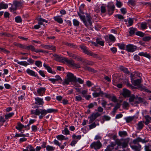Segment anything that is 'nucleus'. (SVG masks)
Returning a JSON list of instances; mask_svg holds the SVG:
<instances>
[{
	"label": "nucleus",
	"mask_w": 151,
	"mask_h": 151,
	"mask_svg": "<svg viewBox=\"0 0 151 151\" xmlns=\"http://www.w3.org/2000/svg\"><path fill=\"white\" fill-rule=\"evenodd\" d=\"M96 43L101 46H103L104 45V42L103 41L100 40L99 39H96Z\"/></svg>",
	"instance_id": "e433bc0d"
},
{
	"label": "nucleus",
	"mask_w": 151,
	"mask_h": 151,
	"mask_svg": "<svg viewBox=\"0 0 151 151\" xmlns=\"http://www.w3.org/2000/svg\"><path fill=\"white\" fill-rule=\"evenodd\" d=\"M35 52L36 53H39V52H42L43 53H48V51H45L43 50L42 49H36V51H35Z\"/></svg>",
	"instance_id": "a18cd8bd"
},
{
	"label": "nucleus",
	"mask_w": 151,
	"mask_h": 151,
	"mask_svg": "<svg viewBox=\"0 0 151 151\" xmlns=\"http://www.w3.org/2000/svg\"><path fill=\"white\" fill-rule=\"evenodd\" d=\"M141 82V79H138L134 81V85L135 86H138L140 84Z\"/></svg>",
	"instance_id": "a19ab883"
},
{
	"label": "nucleus",
	"mask_w": 151,
	"mask_h": 151,
	"mask_svg": "<svg viewBox=\"0 0 151 151\" xmlns=\"http://www.w3.org/2000/svg\"><path fill=\"white\" fill-rule=\"evenodd\" d=\"M80 47L82 50L83 52L86 54L88 55L92 56L95 58H99L98 55L93 53L90 50H89L88 48L85 46L82 45L80 46Z\"/></svg>",
	"instance_id": "f03ea898"
},
{
	"label": "nucleus",
	"mask_w": 151,
	"mask_h": 151,
	"mask_svg": "<svg viewBox=\"0 0 151 151\" xmlns=\"http://www.w3.org/2000/svg\"><path fill=\"white\" fill-rule=\"evenodd\" d=\"M66 52L69 57L72 58L77 61L82 60V58L81 57L74 54L73 52L68 51H67Z\"/></svg>",
	"instance_id": "1a4fd4ad"
},
{
	"label": "nucleus",
	"mask_w": 151,
	"mask_h": 151,
	"mask_svg": "<svg viewBox=\"0 0 151 151\" xmlns=\"http://www.w3.org/2000/svg\"><path fill=\"white\" fill-rule=\"evenodd\" d=\"M102 144L99 141L94 142H93L90 145L91 148H94L96 150L99 149L102 146Z\"/></svg>",
	"instance_id": "6e6552de"
},
{
	"label": "nucleus",
	"mask_w": 151,
	"mask_h": 151,
	"mask_svg": "<svg viewBox=\"0 0 151 151\" xmlns=\"http://www.w3.org/2000/svg\"><path fill=\"white\" fill-rule=\"evenodd\" d=\"M36 101L38 102L40 105H42L44 103L42 101V99H40L38 97H37L35 99Z\"/></svg>",
	"instance_id": "473e14b6"
},
{
	"label": "nucleus",
	"mask_w": 151,
	"mask_h": 151,
	"mask_svg": "<svg viewBox=\"0 0 151 151\" xmlns=\"http://www.w3.org/2000/svg\"><path fill=\"white\" fill-rule=\"evenodd\" d=\"M111 119V117L106 115H104L103 116L102 119L104 121H108Z\"/></svg>",
	"instance_id": "c03bdc74"
},
{
	"label": "nucleus",
	"mask_w": 151,
	"mask_h": 151,
	"mask_svg": "<svg viewBox=\"0 0 151 151\" xmlns=\"http://www.w3.org/2000/svg\"><path fill=\"white\" fill-rule=\"evenodd\" d=\"M22 3L16 1H14L11 7L9 9L10 11L12 12L15 11L18 7H19L22 6Z\"/></svg>",
	"instance_id": "20e7f679"
},
{
	"label": "nucleus",
	"mask_w": 151,
	"mask_h": 151,
	"mask_svg": "<svg viewBox=\"0 0 151 151\" xmlns=\"http://www.w3.org/2000/svg\"><path fill=\"white\" fill-rule=\"evenodd\" d=\"M151 39V37L150 36H146L143 37L142 40L144 41H148Z\"/></svg>",
	"instance_id": "6e6d98bb"
},
{
	"label": "nucleus",
	"mask_w": 151,
	"mask_h": 151,
	"mask_svg": "<svg viewBox=\"0 0 151 151\" xmlns=\"http://www.w3.org/2000/svg\"><path fill=\"white\" fill-rule=\"evenodd\" d=\"M37 20L39 22L38 24L39 25H42L43 24V22H45L46 23L47 22V21L45 20V19H42L41 18H39L37 19Z\"/></svg>",
	"instance_id": "cd10ccee"
},
{
	"label": "nucleus",
	"mask_w": 151,
	"mask_h": 151,
	"mask_svg": "<svg viewBox=\"0 0 151 151\" xmlns=\"http://www.w3.org/2000/svg\"><path fill=\"white\" fill-rule=\"evenodd\" d=\"M18 126L16 127V128L19 130H21V129L23 128L24 125L20 123H18Z\"/></svg>",
	"instance_id": "7c9ffc66"
},
{
	"label": "nucleus",
	"mask_w": 151,
	"mask_h": 151,
	"mask_svg": "<svg viewBox=\"0 0 151 151\" xmlns=\"http://www.w3.org/2000/svg\"><path fill=\"white\" fill-rule=\"evenodd\" d=\"M17 63L19 64L23 65L25 66H26L29 65V64L26 61L21 62L18 61Z\"/></svg>",
	"instance_id": "c85d7f7f"
},
{
	"label": "nucleus",
	"mask_w": 151,
	"mask_h": 151,
	"mask_svg": "<svg viewBox=\"0 0 151 151\" xmlns=\"http://www.w3.org/2000/svg\"><path fill=\"white\" fill-rule=\"evenodd\" d=\"M74 68H81L80 65L79 64L76 63L74 62L72 66Z\"/></svg>",
	"instance_id": "e2e57ef3"
},
{
	"label": "nucleus",
	"mask_w": 151,
	"mask_h": 151,
	"mask_svg": "<svg viewBox=\"0 0 151 151\" xmlns=\"http://www.w3.org/2000/svg\"><path fill=\"white\" fill-rule=\"evenodd\" d=\"M115 8V6L114 5L109 6L108 8V12L109 14L110 15H111L114 12Z\"/></svg>",
	"instance_id": "dca6fc26"
},
{
	"label": "nucleus",
	"mask_w": 151,
	"mask_h": 151,
	"mask_svg": "<svg viewBox=\"0 0 151 151\" xmlns=\"http://www.w3.org/2000/svg\"><path fill=\"white\" fill-rule=\"evenodd\" d=\"M100 9L101 13H104L106 12V9L105 6H101Z\"/></svg>",
	"instance_id": "3c124183"
},
{
	"label": "nucleus",
	"mask_w": 151,
	"mask_h": 151,
	"mask_svg": "<svg viewBox=\"0 0 151 151\" xmlns=\"http://www.w3.org/2000/svg\"><path fill=\"white\" fill-rule=\"evenodd\" d=\"M66 77L67 78L65 79L62 83V84L63 85H68L69 82H74L76 81V77L71 73H68Z\"/></svg>",
	"instance_id": "7ed1b4c3"
},
{
	"label": "nucleus",
	"mask_w": 151,
	"mask_h": 151,
	"mask_svg": "<svg viewBox=\"0 0 151 151\" xmlns=\"http://www.w3.org/2000/svg\"><path fill=\"white\" fill-rule=\"evenodd\" d=\"M119 69L127 74H129V72L128 71L127 68L123 67L122 66H121L119 68Z\"/></svg>",
	"instance_id": "2eb2a0df"
},
{
	"label": "nucleus",
	"mask_w": 151,
	"mask_h": 151,
	"mask_svg": "<svg viewBox=\"0 0 151 151\" xmlns=\"http://www.w3.org/2000/svg\"><path fill=\"white\" fill-rule=\"evenodd\" d=\"M35 64L37 66L39 67L42 66V63L40 61L37 60L35 62Z\"/></svg>",
	"instance_id": "864d4df0"
},
{
	"label": "nucleus",
	"mask_w": 151,
	"mask_h": 151,
	"mask_svg": "<svg viewBox=\"0 0 151 151\" xmlns=\"http://www.w3.org/2000/svg\"><path fill=\"white\" fill-rule=\"evenodd\" d=\"M137 49L136 46L132 44H129L126 46V50L129 52H133Z\"/></svg>",
	"instance_id": "9d476101"
},
{
	"label": "nucleus",
	"mask_w": 151,
	"mask_h": 151,
	"mask_svg": "<svg viewBox=\"0 0 151 151\" xmlns=\"http://www.w3.org/2000/svg\"><path fill=\"white\" fill-rule=\"evenodd\" d=\"M135 31V29L132 27L130 28L129 31V33L131 35H133L134 34Z\"/></svg>",
	"instance_id": "338daca9"
},
{
	"label": "nucleus",
	"mask_w": 151,
	"mask_h": 151,
	"mask_svg": "<svg viewBox=\"0 0 151 151\" xmlns=\"http://www.w3.org/2000/svg\"><path fill=\"white\" fill-rule=\"evenodd\" d=\"M134 18H128V24H127L128 27H129L132 26L133 25V19Z\"/></svg>",
	"instance_id": "393cba45"
},
{
	"label": "nucleus",
	"mask_w": 151,
	"mask_h": 151,
	"mask_svg": "<svg viewBox=\"0 0 151 151\" xmlns=\"http://www.w3.org/2000/svg\"><path fill=\"white\" fill-rule=\"evenodd\" d=\"M54 19L55 21L60 24H61L63 22V20L60 17V16H58L55 17H54Z\"/></svg>",
	"instance_id": "f3484780"
},
{
	"label": "nucleus",
	"mask_w": 151,
	"mask_h": 151,
	"mask_svg": "<svg viewBox=\"0 0 151 151\" xmlns=\"http://www.w3.org/2000/svg\"><path fill=\"white\" fill-rule=\"evenodd\" d=\"M62 59L67 63L68 64L71 65L72 66L74 62L73 60H69L68 58L65 57H63Z\"/></svg>",
	"instance_id": "ddd939ff"
},
{
	"label": "nucleus",
	"mask_w": 151,
	"mask_h": 151,
	"mask_svg": "<svg viewBox=\"0 0 151 151\" xmlns=\"http://www.w3.org/2000/svg\"><path fill=\"white\" fill-rule=\"evenodd\" d=\"M65 44L67 46H69L70 47L72 48H75L77 47L76 46L72 43L66 42L65 43Z\"/></svg>",
	"instance_id": "37998d69"
},
{
	"label": "nucleus",
	"mask_w": 151,
	"mask_h": 151,
	"mask_svg": "<svg viewBox=\"0 0 151 151\" xmlns=\"http://www.w3.org/2000/svg\"><path fill=\"white\" fill-rule=\"evenodd\" d=\"M43 66L47 70L48 72L53 74H55L56 73L55 71H52L50 67L48 65H47L45 63H44Z\"/></svg>",
	"instance_id": "f8f14e48"
},
{
	"label": "nucleus",
	"mask_w": 151,
	"mask_h": 151,
	"mask_svg": "<svg viewBox=\"0 0 151 151\" xmlns=\"http://www.w3.org/2000/svg\"><path fill=\"white\" fill-rule=\"evenodd\" d=\"M15 19L16 22L17 23H20L22 22V19L21 17L17 16L15 17Z\"/></svg>",
	"instance_id": "49530a36"
},
{
	"label": "nucleus",
	"mask_w": 151,
	"mask_h": 151,
	"mask_svg": "<svg viewBox=\"0 0 151 151\" xmlns=\"http://www.w3.org/2000/svg\"><path fill=\"white\" fill-rule=\"evenodd\" d=\"M141 147V145L139 144H138L137 145H132L131 146V148L135 150V151H140Z\"/></svg>",
	"instance_id": "aec40b11"
},
{
	"label": "nucleus",
	"mask_w": 151,
	"mask_h": 151,
	"mask_svg": "<svg viewBox=\"0 0 151 151\" xmlns=\"http://www.w3.org/2000/svg\"><path fill=\"white\" fill-rule=\"evenodd\" d=\"M122 94L125 98L129 97L131 95V92L129 90L124 88L123 89Z\"/></svg>",
	"instance_id": "9b49d317"
},
{
	"label": "nucleus",
	"mask_w": 151,
	"mask_h": 151,
	"mask_svg": "<svg viewBox=\"0 0 151 151\" xmlns=\"http://www.w3.org/2000/svg\"><path fill=\"white\" fill-rule=\"evenodd\" d=\"M96 126L95 122L92 123L91 124L89 125L88 126L90 129H91L95 128Z\"/></svg>",
	"instance_id": "de8ad7c7"
},
{
	"label": "nucleus",
	"mask_w": 151,
	"mask_h": 151,
	"mask_svg": "<svg viewBox=\"0 0 151 151\" xmlns=\"http://www.w3.org/2000/svg\"><path fill=\"white\" fill-rule=\"evenodd\" d=\"M147 24L145 22L142 23L141 24V27L142 29H145L147 28Z\"/></svg>",
	"instance_id": "58836bf2"
},
{
	"label": "nucleus",
	"mask_w": 151,
	"mask_h": 151,
	"mask_svg": "<svg viewBox=\"0 0 151 151\" xmlns=\"http://www.w3.org/2000/svg\"><path fill=\"white\" fill-rule=\"evenodd\" d=\"M14 114L13 113H10L9 114L5 116V119H8L9 118L11 117Z\"/></svg>",
	"instance_id": "13d9d810"
},
{
	"label": "nucleus",
	"mask_w": 151,
	"mask_h": 151,
	"mask_svg": "<svg viewBox=\"0 0 151 151\" xmlns=\"http://www.w3.org/2000/svg\"><path fill=\"white\" fill-rule=\"evenodd\" d=\"M142 101V99L140 97H136L134 101V104H137Z\"/></svg>",
	"instance_id": "4c0bfd02"
},
{
	"label": "nucleus",
	"mask_w": 151,
	"mask_h": 151,
	"mask_svg": "<svg viewBox=\"0 0 151 151\" xmlns=\"http://www.w3.org/2000/svg\"><path fill=\"white\" fill-rule=\"evenodd\" d=\"M8 4L4 3L3 2H2L0 4V9H6L8 8Z\"/></svg>",
	"instance_id": "a878e982"
},
{
	"label": "nucleus",
	"mask_w": 151,
	"mask_h": 151,
	"mask_svg": "<svg viewBox=\"0 0 151 151\" xmlns=\"http://www.w3.org/2000/svg\"><path fill=\"white\" fill-rule=\"evenodd\" d=\"M29 134H27L26 135L24 134H16L15 136V137H25L27 136V135H29Z\"/></svg>",
	"instance_id": "4d7b16f0"
},
{
	"label": "nucleus",
	"mask_w": 151,
	"mask_h": 151,
	"mask_svg": "<svg viewBox=\"0 0 151 151\" xmlns=\"http://www.w3.org/2000/svg\"><path fill=\"white\" fill-rule=\"evenodd\" d=\"M91 90L94 92H96L97 91H99V92L101 91V88L100 87H97L96 86L93 87L91 88Z\"/></svg>",
	"instance_id": "2f4dec72"
},
{
	"label": "nucleus",
	"mask_w": 151,
	"mask_h": 151,
	"mask_svg": "<svg viewBox=\"0 0 151 151\" xmlns=\"http://www.w3.org/2000/svg\"><path fill=\"white\" fill-rule=\"evenodd\" d=\"M146 121L145 122V124L146 125H147L150 123V117L148 115H147L145 116Z\"/></svg>",
	"instance_id": "c9c22d12"
},
{
	"label": "nucleus",
	"mask_w": 151,
	"mask_h": 151,
	"mask_svg": "<svg viewBox=\"0 0 151 151\" xmlns=\"http://www.w3.org/2000/svg\"><path fill=\"white\" fill-rule=\"evenodd\" d=\"M109 39L112 42H114L116 40L115 37L112 35H109Z\"/></svg>",
	"instance_id": "0e129e2a"
},
{
	"label": "nucleus",
	"mask_w": 151,
	"mask_h": 151,
	"mask_svg": "<svg viewBox=\"0 0 151 151\" xmlns=\"http://www.w3.org/2000/svg\"><path fill=\"white\" fill-rule=\"evenodd\" d=\"M117 45L121 49L124 50L125 49V45L123 43H118Z\"/></svg>",
	"instance_id": "ea45409f"
},
{
	"label": "nucleus",
	"mask_w": 151,
	"mask_h": 151,
	"mask_svg": "<svg viewBox=\"0 0 151 151\" xmlns=\"http://www.w3.org/2000/svg\"><path fill=\"white\" fill-rule=\"evenodd\" d=\"M129 97V102L131 103V104H132V105H133L134 104L133 102H134L135 100L136 97H135L133 95L131 96H130Z\"/></svg>",
	"instance_id": "4be33fe9"
},
{
	"label": "nucleus",
	"mask_w": 151,
	"mask_h": 151,
	"mask_svg": "<svg viewBox=\"0 0 151 151\" xmlns=\"http://www.w3.org/2000/svg\"><path fill=\"white\" fill-rule=\"evenodd\" d=\"M104 94V93L103 91H100L99 93H97L95 92L94 93H92V95L94 97H97L99 96L100 95H103Z\"/></svg>",
	"instance_id": "5701e85b"
},
{
	"label": "nucleus",
	"mask_w": 151,
	"mask_h": 151,
	"mask_svg": "<svg viewBox=\"0 0 151 151\" xmlns=\"http://www.w3.org/2000/svg\"><path fill=\"white\" fill-rule=\"evenodd\" d=\"M35 150L34 148L31 145H28L26 149H24L22 151H35Z\"/></svg>",
	"instance_id": "6ab92c4d"
},
{
	"label": "nucleus",
	"mask_w": 151,
	"mask_h": 151,
	"mask_svg": "<svg viewBox=\"0 0 151 151\" xmlns=\"http://www.w3.org/2000/svg\"><path fill=\"white\" fill-rule=\"evenodd\" d=\"M137 139L138 141V143L139 142H141L142 143H146L147 142V141L145 140V139H142L139 137H137Z\"/></svg>",
	"instance_id": "603ef678"
},
{
	"label": "nucleus",
	"mask_w": 151,
	"mask_h": 151,
	"mask_svg": "<svg viewBox=\"0 0 151 151\" xmlns=\"http://www.w3.org/2000/svg\"><path fill=\"white\" fill-rule=\"evenodd\" d=\"M81 136L80 135H78V136H76L75 134H74L72 135V137L73 139H79L81 138Z\"/></svg>",
	"instance_id": "09e8293b"
},
{
	"label": "nucleus",
	"mask_w": 151,
	"mask_h": 151,
	"mask_svg": "<svg viewBox=\"0 0 151 151\" xmlns=\"http://www.w3.org/2000/svg\"><path fill=\"white\" fill-rule=\"evenodd\" d=\"M58 110L53 109H48L47 110L45 109H41L39 110V115L40 114L42 115L45 116L47 113L55 112H57Z\"/></svg>",
	"instance_id": "39448f33"
},
{
	"label": "nucleus",
	"mask_w": 151,
	"mask_h": 151,
	"mask_svg": "<svg viewBox=\"0 0 151 151\" xmlns=\"http://www.w3.org/2000/svg\"><path fill=\"white\" fill-rule=\"evenodd\" d=\"M83 68L86 70H88L89 71L93 72H94V69L88 66L85 65L83 67Z\"/></svg>",
	"instance_id": "bb28decb"
},
{
	"label": "nucleus",
	"mask_w": 151,
	"mask_h": 151,
	"mask_svg": "<svg viewBox=\"0 0 151 151\" xmlns=\"http://www.w3.org/2000/svg\"><path fill=\"white\" fill-rule=\"evenodd\" d=\"M46 89L45 88H40L39 89L37 90V93L40 96H42L43 93H45Z\"/></svg>",
	"instance_id": "4468645a"
},
{
	"label": "nucleus",
	"mask_w": 151,
	"mask_h": 151,
	"mask_svg": "<svg viewBox=\"0 0 151 151\" xmlns=\"http://www.w3.org/2000/svg\"><path fill=\"white\" fill-rule=\"evenodd\" d=\"M55 149L54 147L50 146V145H47L46 147V149L48 151H52Z\"/></svg>",
	"instance_id": "72a5a7b5"
},
{
	"label": "nucleus",
	"mask_w": 151,
	"mask_h": 151,
	"mask_svg": "<svg viewBox=\"0 0 151 151\" xmlns=\"http://www.w3.org/2000/svg\"><path fill=\"white\" fill-rule=\"evenodd\" d=\"M133 119V118L130 116L125 118V119L127 122H129L132 121Z\"/></svg>",
	"instance_id": "69168bd1"
},
{
	"label": "nucleus",
	"mask_w": 151,
	"mask_h": 151,
	"mask_svg": "<svg viewBox=\"0 0 151 151\" xmlns=\"http://www.w3.org/2000/svg\"><path fill=\"white\" fill-rule=\"evenodd\" d=\"M52 55L55 58V60H59L60 59V56L58 55L55 54H52Z\"/></svg>",
	"instance_id": "774afa93"
},
{
	"label": "nucleus",
	"mask_w": 151,
	"mask_h": 151,
	"mask_svg": "<svg viewBox=\"0 0 151 151\" xmlns=\"http://www.w3.org/2000/svg\"><path fill=\"white\" fill-rule=\"evenodd\" d=\"M74 82H77L81 84H82L84 82L80 78H78L77 79L76 78V81Z\"/></svg>",
	"instance_id": "052dcab7"
},
{
	"label": "nucleus",
	"mask_w": 151,
	"mask_h": 151,
	"mask_svg": "<svg viewBox=\"0 0 151 151\" xmlns=\"http://www.w3.org/2000/svg\"><path fill=\"white\" fill-rule=\"evenodd\" d=\"M26 49L30 50L32 51H34L35 52L36 50V49H35L34 46L32 45L26 46Z\"/></svg>",
	"instance_id": "412c9836"
},
{
	"label": "nucleus",
	"mask_w": 151,
	"mask_h": 151,
	"mask_svg": "<svg viewBox=\"0 0 151 151\" xmlns=\"http://www.w3.org/2000/svg\"><path fill=\"white\" fill-rule=\"evenodd\" d=\"M137 125L138 129L139 130L142 129L144 126V125L143 124L142 122L141 121L139 122Z\"/></svg>",
	"instance_id": "79ce46f5"
},
{
	"label": "nucleus",
	"mask_w": 151,
	"mask_h": 151,
	"mask_svg": "<svg viewBox=\"0 0 151 151\" xmlns=\"http://www.w3.org/2000/svg\"><path fill=\"white\" fill-rule=\"evenodd\" d=\"M26 72L27 73L31 76L35 77L37 76V74H36L34 71L29 69L27 70Z\"/></svg>",
	"instance_id": "a211bd4d"
},
{
	"label": "nucleus",
	"mask_w": 151,
	"mask_h": 151,
	"mask_svg": "<svg viewBox=\"0 0 151 151\" xmlns=\"http://www.w3.org/2000/svg\"><path fill=\"white\" fill-rule=\"evenodd\" d=\"M56 137L59 140H63L64 136L63 135H58Z\"/></svg>",
	"instance_id": "bf43d9fd"
},
{
	"label": "nucleus",
	"mask_w": 151,
	"mask_h": 151,
	"mask_svg": "<svg viewBox=\"0 0 151 151\" xmlns=\"http://www.w3.org/2000/svg\"><path fill=\"white\" fill-rule=\"evenodd\" d=\"M129 142V139L127 138L122 139L121 140H118L117 142V144L119 145H121L122 147L125 148L127 146L128 143Z\"/></svg>",
	"instance_id": "0eeeda50"
},
{
	"label": "nucleus",
	"mask_w": 151,
	"mask_h": 151,
	"mask_svg": "<svg viewBox=\"0 0 151 151\" xmlns=\"http://www.w3.org/2000/svg\"><path fill=\"white\" fill-rule=\"evenodd\" d=\"M0 50L5 53L8 54L10 53V52L6 49L0 47Z\"/></svg>",
	"instance_id": "680f3d73"
},
{
	"label": "nucleus",
	"mask_w": 151,
	"mask_h": 151,
	"mask_svg": "<svg viewBox=\"0 0 151 151\" xmlns=\"http://www.w3.org/2000/svg\"><path fill=\"white\" fill-rule=\"evenodd\" d=\"M49 50H52L53 51V52H55L56 50V47L54 45H50Z\"/></svg>",
	"instance_id": "5fc2aeb1"
},
{
	"label": "nucleus",
	"mask_w": 151,
	"mask_h": 151,
	"mask_svg": "<svg viewBox=\"0 0 151 151\" xmlns=\"http://www.w3.org/2000/svg\"><path fill=\"white\" fill-rule=\"evenodd\" d=\"M0 35L1 36H4L12 37L13 36L12 35L9 34H7L6 33H1L0 34Z\"/></svg>",
	"instance_id": "8fccbe9b"
},
{
	"label": "nucleus",
	"mask_w": 151,
	"mask_h": 151,
	"mask_svg": "<svg viewBox=\"0 0 151 151\" xmlns=\"http://www.w3.org/2000/svg\"><path fill=\"white\" fill-rule=\"evenodd\" d=\"M39 110L36 109L35 110H32L31 111V114H34L36 115H39Z\"/></svg>",
	"instance_id": "c756f323"
},
{
	"label": "nucleus",
	"mask_w": 151,
	"mask_h": 151,
	"mask_svg": "<svg viewBox=\"0 0 151 151\" xmlns=\"http://www.w3.org/2000/svg\"><path fill=\"white\" fill-rule=\"evenodd\" d=\"M73 25L76 27H78L79 25V22L76 19L73 20Z\"/></svg>",
	"instance_id": "f704fd0d"
},
{
	"label": "nucleus",
	"mask_w": 151,
	"mask_h": 151,
	"mask_svg": "<svg viewBox=\"0 0 151 151\" xmlns=\"http://www.w3.org/2000/svg\"><path fill=\"white\" fill-rule=\"evenodd\" d=\"M78 14L86 27L91 25L92 22L91 20V17L90 15L87 13H86V20L85 16L81 15L79 12L78 13Z\"/></svg>",
	"instance_id": "f257e3e1"
},
{
	"label": "nucleus",
	"mask_w": 151,
	"mask_h": 151,
	"mask_svg": "<svg viewBox=\"0 0 151 151\" xmlns=\"http://www.w3.org/2000/svg\"><path fill=\"white\" fill-rule=\"evenodd\" d=\"M101 114L98 112L93 113L91 115L88 117V119H89V124L92 123L99 116H100Z\"/></svg>",
	"instance_id": "423d86ee"
},
{
	"label": "nucleus",
	"mask_w": 151,
	"mask_h": 151,
	"mask_svg": "<svg viewBox=\"0 0 151 151\" xmlns=\"http://www.w3.org/2000/svg\"><path fill=\"white\" fill-rule=\"evenodd\" d=\"M119 135L121 137H124L127 136V133L125 131H121L119 132Z\"/></svg>",
	"instance_id": "b1692460"
}]
</instances>
